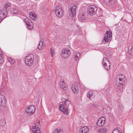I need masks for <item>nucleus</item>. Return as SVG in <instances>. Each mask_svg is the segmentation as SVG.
I'll return each mask as SVG.
<instances>
[{
	"label": "nucleus",
	"mask_w": 133,
	"mask_h": 133,
	"mask_svg": "<svg viewBox=\"0 0 133 133\" xmlns=\"http://www.w3.org/2000/svg\"><path fill=\"white\" fill-rule=\"evenodd\" d=\"M6 100L5 96L0 94V106L5 105Z\"/></svg>",
	"instance_id": "nucleus-13"
},
{
	"label": "nucleus",
	"mask_w": 133,
	"mask_h": 133,
	"mask_svg": "<svg viewBox=\"0 0 133 133\" xmlns=\"http://www.w3.org/2000/svg\"><path fill=\"white\" fill-rule=\"evenodd\" d=\"M8 62L10 63L11 64L14 63L15 62V60L13 59H7Z\"/></svg>",
	"instance_id": "nucleus-29"
},
{
	"label": "nucleus",
	"mask_w": 133,
	"mask_h": 133,
	"mask_svg": "<svg viewBox=\"0 0 133 133\" xmlns=\"http://www.w3.org/2000/svg\"><path fill=\"white\" fill-rule=\"evenodd\" d=\"M116 84L117 86L119 88H122L124 86V84L123 83H121L120 82H118V83H116Z\"/></svg>",
	"instance_id": "nucleus-26"
},
{
	"label": "nucleus",
	"mask_w": 133,
	"mask_h": 133,
	"mask_svg": "<svg viewBox=\"0 0 133 133\" xmlns=\"http://www.w3.org/2000/svg\"><path fill=\"white\" fill-rule=\"evenodd\" d=\"M36 128V127L35 126H34L32 127V128Z\"/></svg>",
	"instance_id": "nucleus-45"
},
{
	"label": "nucleus",
	"mask_w": 133,
	"mask_h": 133,
	"mask_svg": "<svg viewBox=\"0 0 133 133\" xmlns=\"http://www.w3.org/2000/svg\"><path fill=\"white\" fill-rule=\"evenodd\" d=\"M50 52L51 54V56L53 57L54 55V51L51 48H50Z\"/></svg>",
	"instance_id": "nucleus-33"
},
{
	"label": "nucleus",
	"mask_w": 133,
	"mask_h": 133,
	"mask_svg": "<svg viewBox=\"0 0 133 133\" xmlns=\"http://www.w3.org/2000/svg\"><path fill=\"white\" fill-rule=\"evenodd\" d=\"M34 58L33 55L32 54H29L27 55L25 58Z\"/></svg>",
	"instance_id": "nucleus-31"
},
{
	"label": "nucleus",
	"mask_w": 133,
	"mask_h": 133,
	"mask_svg": "<svg viewBox=\"0 0 133 133\" xmlns=\"http://www.w3.org/2000/svg\"><path fill=\"white\" fill-rule=\"evenodd\" d=\"M79 27H78V29L77 30V31H79Z\"/></svg>",
	"instance_id": "nucleus-46"
},
{
	"label": "nucleus",
	"mask_w": 133,
	"mask_h": 133,
	"mask_svg": "<svg viewBox=\"0 0 133 133\" xmlns=\"http://www.w3.org/2000/svg\"><path fill=\"white\" fill-rule=\"evenodd\" d=\"M53 133H63V131L60 128H58L57 129H55Z\"/></svg>",
	"instance_id": "nucleus-24"
},
{
	"label": "nucleus",
	"mask_w": 133,
	"mask_h": 133,
	"mask_svg": "<svg viewBox=\"0 0 133 133\" xmlns=\"http://www.w3.org/2000/svg\"><path fill=\"white\" fill-rule=\"evenodd\" d=\"M4 121H5L3 120V121H1L0 122V125L1 126H4L5 125V122H4Z\"/></svg>",
	"instance_id": "nucleus-34"
},
{
	"label": "nucleus",
	"mask_w": 133,
	"mask_h": 133,
	"mask_svg": "<svg viewBox=\"0 0 133 133\" xmlns=\"http://www.w3.org/2000/svg\"><path fill=\"white\" fill-rule=\"evenodd\" d=\"M120 82L121 83H123L125 82V81L124 79H123L122 78V80L120 81Z\"/></svg>",
	"instance_id": "nucleus-38"
},
{
	"label": "nucleus",
	"mask_w": 133,
	"mask_h": 133,
	"mask_svg": "<svg viewBox=\"0 0 133 133\" xmlns=\"http://www.w3.org/2000/svg\"><path fill=\"white\" fill-rule=\"evenodd\" d=\"M91 105L92 106L94 107H96V106H97V105L95 104H92Z\"/></svg>",
	"instance_id": "nucleus-40"
},
{
	"label": "nucleus",
	"mask_w": 133,
	"mask_h": 133,
	"mask_svg": "<svg viewBox=\"0 0 133 133\" xmlns=\"http://www.w3.org/2000/svg\"><path fill=\"white\" fill-rule=\"evenodd\" d=\"M71 89L73 92L75 93L78 92V88L76 85H73L71 87Z\"/></svg>",
	"instance_id": "nucleus-19"
},
{
	"label": "nucleus",
	"mask_w": 133,
	"mask_h": 133,
	"mask_svg": "<svg viewBox=\"0 0 133 133\" xmlns=\"http://www.w3.org/2000/svg\"><path fill=\"white\" fill-rule=\"evenodd\" d=\"M7 15V11L4 9L0 10V23Z\"/></svg>",
	"instance_id": "nucleus-9"
},
{
	"label": "nucleus",
	"mask_w": 133,
	"mask_h": 133,
	"mask_svg": "<svg viewBox=\"0 0 133 133\" xmlns=\"http://www.w3.org/2000/svg\"><path fill=\"white\" fill-rule=\"evenodd\" d=\"M102 63L103 66L107 70H109L110 64L108 59H103Z\"/></svg>",
	"instance_id": "nucleus-10"
},
{
	"label": "nucleus",
	"mask_w": 133,
	"mask_h": 133,
	"mask_svg": "<svg viewBox=\"0 0 133 133\" xmlns=\"http://www.w3.org/2000/svg\"><path fill=\"white\" fill-rule=\"evenodd\" d=\"M44 43L41 40L39 42V44L38 46V48L39 50H41L42 49V47L44 46Z\"/></svg>",
	"instance_id": "nucleus-23"
},
{
	"label": "nucleus",
	"mask_w": 133,
	"mask_h": 133,
	"mask_svg": "<svg viewBox=\"0 0 133 133\" xmlns=\"http://www.w3.org/2000/svg\"><path fill=\"white\" fill-rule=\"evenodd\" d=\"M118 129H117V128H115V129L113 130V132L114 131H115V130H118Z\"/></svg>",
	"instance_id": "nucleus-41"
},
{
	"label": "nucleus",
	"mask_w": 133,
	"mask_h": 133,
	"mask_svg": "<svg viewBox=\"0 0 133 133\" xmlns=\"http://www.w3.org/2000/svg\"><path fill=\"white\" fill-rule=\"evenodd\" d=\"M19 11L16 6L12 8L11 10V12L13 14H17L19 13Z\"/></svg>",
	"instance_id": "nucleus-18"
},
{
	"label": "nucleus",
	"mask_w": 133,
	"mask_h": 133,
	"mask_svg": "<svg viewBox=\"0 0 133 133\" xmlns=\"http://www.w3.org/2000/svg\"><path fill=\"white\" fill-rule=\"evenodd\" d=\"M122 80V78H119V82H120V81H121V80Z\"/></svg>",
	"instance_id": "nucleus-42"
},
{
	"label": "nucleus",
	"mask_w": 133,
	"mask_h": 133,
	"mask_svg": "<svg viewBox=\"0 0 133 133\" xmlns=\"http://www.w3.org/2000/svg\"><path fill=\"white\" fill-rule=\"evenodd\" d=\"M0 109L3 112H4L6 110L7 108L5 105L1 106Z\"/></svg>",
	"instance_id": "nucleus-28"
},
{
	"label": "nucleus",
	"mask_w": 133,
	"mask_h": 133,
	"mask_svg": "<svg viewBox=\"0 0 133 133\" xmlns=\"http://www.w3.org/2000/svg\"><path fill=\"white\" fill-rule=\"evenodd\" d=\"M78 17L80 22H84L87 19V15L84 11H82L79 13Z\"/></svg>",
	"instance_id": "nucleus-6"
},
{
	"label": "nucleus",
	"mask_w": 133,
	"mask_h": 133,
	"mask_svg": "<svg viewBox=\"0 0 133 133\" xmlns=\"http://www.w3.org/2000/svg\"><path fill=\"white\" fill-rule=\"evenodd\" d=\"M24 22L27 26L29 30H31L33 28V24L31 20L28 18H25L23 20Z\"/></svg>",
	"instance_id": "nucleus-7"
},
{
	"label": "nucleus",
	"mask_w": 133,
	"mask_h": 133,
	"mask_svg": "<svg viewBox=\"0 0 133 133\" xmlns=\"http://www.w3.org/2000/svg\"><path fill=\"white\" fill-rule=\"evenodd\" d=\"M25 63L28 66L32 65L34 61V59H25Z\"/></svg>",
	"instance_id": "nucleus-17"
},
{
	"label": "nucleus",
	"mask_w": 133,
	"mask_h": 133,
	"mask_svg": "<svg viewBox=\"0 0 133 133\" xmlns=\"http://www.w3.org/2000/svg\"><path fill=\"white\" fill-rule=\"evenodd\" d=\"M105 55L107 57H110L112 55V53L110 51H106L105 52Z\"/></svg>",
	"instance_id": "nucleus-22"
},
{
	"label": "nucleus",
	"mask_w": 133,
	"mask_h": 133,
	"mask_svg": "<svg viewBox=\"0 0 133 133\" xmlns=\"http://www.w3.org/2000/svg\"><path fill=\"white\" fill-rule=\"evenodd\" d=\"M118 131V132H120V133H121V130H117Z\"/></svg>",
	"instance_id": "nucleus-43"
},
{
	"label": "nucleus",
	"mask_w": 133,
	"mask_h": 133,
	"mask_svg": "<svg viewBox=\"0 0 133 133\" xmlns=\"http://www.w3.org/2000/svg\"><path fill=\"white\" fill-rule=\"evenodd\" d=\"M81 55L80 52H76L74 54V57L75 58H79L81 57Z\"/></svg>",
	"instance_id": "nucleus-25"
},
{
	"label": "nucleus",
	"mask_w": 133,
	"mask_h": 133,
	"mask_svg": "<svg viewBox=\"0 0 133 133\" xmlns=\"http://www.w3.org/2000/svg\"><path fill=\"white\" fill-rule=\"evenodd\" d=\"M109 31H107L106 34L104 35V39L102 41L104 43H107L109 41H110L112 38L111 32L109 30Z\"/></svg>",
	"instance_id": "nucleus-4"
},
{
	"label": "nucleus",
	"mask_w": 133,
	"mask_h": 133,
	"mask_svg": "<svg viewBox=\"0 0 133 133\" xmlns=\"http://www.w3.org/2000/svg\"><path fill=\"white\" fill-rule=\"evenodd\" d=\"M35 107L34 105H31L26 108L25 111L28 113L33 114L35 112Z\"/></svg>",
	"instance_id": "nucleus-11"
},
{
	"label": "nucleus",
	"mask_w": 133,
	"mask_h": 133,
	"mask_svg": "<svg viewBox=\"0 0 133 133\" xmlns=\"http://www.w3.org/2000/svg\"><path fill=\"white\" fill-rule=\"evenodd\" d=\"M106 58V57H104V58Z\"/></svg>",
	"instance_id": "nucleus-47"
},
{
	"label": "nucleus",
	"mask_w": 133,
	"mask_h": 133,
	"mask_svg": "<svg viewBox=\"0 0 133 133\" xmlns=\"http://www.w3.org/2000/svg\"><path fill=\"white\" fill-rule=\"evenodd\" d=\"M97 10V8L96 6L91 5L88 7L87 11L89 15L92 16L96 14Z\"/></svg>",
	"instance_id": "nucleus-3"
},
{
	"label": "nucleus",
	"mask_w": 133,
	"mask_h": 133,
	"mask_svg": "<svg viewBox=\"0 0 133 133\" xmlns=\"http://www.w3.org/2000/svg\"><path fill=\"white\" fill-rule=\"evenodd\" d=\"M39 124V123H38H38H36V125H37V124H38H38Z\"/></svg>",
	"instance_id": "nucleus-44"
},
{
	"label": "nucleus",
	"mask_w": 133,
	"mask_h": 133,
	"mask_svg": "<svg viewBox=\"0 0 133 133\" xmlns=\"http://www.w3.org/2000/svg\"><path fill=\"white\" fill-rule=\"evenodd\" d=\"M60 87L63 90H65L67 89V84L64 81L61 79L59 81Z\"/></svg>",
	"instance_id": "nucleus-14"
},
{
	"label": "nucleus",
	"mask_w": 133,
	"mask_h": 133,
	"mask_svg": "<svg viewBox=\"0 0 133 133\" xmlns=\"http://www.w3.org/2000/svg\"><path fill=\"white\" fill-rule=\"evenodd\" d=\"M3 56L2 52L0 50V58H2Z\"/></svg>",
	"instance_id": "nucleus-36"
},
{
	"label": "nucleus",
	"mask_w": 133,
	"mask_h": 133,
	"mask_svg": "<svg viewBox=\"0 0 133 133\" xmlns=\"http://www.w3.org/2000/svg\"><path fill=\"white\" fill-rule=\"evenodd\" d=\"M88 97L90 99V97L92 95V92L91 91L89 92L88 93V94H87Z\"/></svg>",
	"instance_id": "nucleus-32"
},
{
	"label": "nucleus",
	"mask_w": 133,
	"mask_h": 133,
	"mask_svg": "<svg viewBox=\"0 0 133 133\" xmlns=\"http://www.w3.org/2000/svg\"><path fill=\"white\" fill-rule=\"evenodd\" d=\"M112 133H113V132H112Z\"/></svg>",
	"instance_id": "nucleus-49"
},
{
	"label": "nucleus",
	"mask_w": 133,
	"mask_h": 133,
	"mask_svg": "<svg viewBox=\"0 0 133 133\" xmlns=\"http://www.w3.org/2000/svg\"><path fill=\"white\" fill-rule=\"evenodd\" d=\"M53 10L56 15L59 17L62 16L63 15V11L62 8L59 6H56L54 8Z\"/></svg>",
	"instance_id": "nucleus-5"
},
{
	"label": "nucleus",
	"mask_w": 133,
	"mask_h": 133,
	"mask_svg": "<svg viewBox=\"0 0 133 133\" xmlns=\"http://www.w3.org/2000/svg\"><path fill=\"white\" fill-rule=\"evenodd\" d=\"M105 122V118L104 117L100 118L97 122V124L99 127H102L104 125Z\"/></svg>",
	"instance_id": "nucleus-12"
},
{
	"label": "nucleus",
	"mask_w": 133,
	"mask_h": 133,
	"mask_svg": "<svg viewBox=\"0 0 133 133\" xmlns=\"http://www.w3.org/2000/svg\"><path fill=\"white\" fill-rule=\"evenodd\" d=\"M29 17L32 20H36L37 18V16L34 12H31L29 14Z\"/></svg>",
	"instance_id": "nucleus-16"
},
{
	"label": "nucleus",
	"mask_w": 133,
	"mask_h": 133,
	"mask_svg": "<svg viewBox=\"0 0 133 133\" xmlns=\"http://www.w3.org/2000/svg\"><path fill=\"white\" fill-rule=\"evenodd\" d=\"M64 102V104H62L59 106V109L60 111L63 112L64 114L67 116L69 115V113L68 112V107L69 104L70 102L67 99L63 98L62 99Z\"/></svg>",
	"instance_id": "nucleus-1"
},
{
	"label": "nucleus",
	"mask_w": 133,
	"mask_h": 133,
	"mask_svg": "<svg viewBox=\"0 0 133 133\" xmlns=\"http://www.w3.org/2000/svg\"><path fill=\"white\" fill-rule=\"evenodd\" d=\"M104 3L108 4H114L115 0H103Z\"/></svg>",
	"instance_id": "nucleus-21"
},
{
	"label": "nucleus",
	"mask_w": 133,
	"mask_h": 133,
	"mask_svg": "<svg viewBox=\"0 0 133 133\" xmlns=\"http://www.w3.org/2000/svg\"><path fill=\"white\" fill-rule=\"evenodd\" d=\"M41 131L40 130H37V131L35 132V133H40Z\"/></svg>",
	"instance_id": "nucleus-39"
},
{
	"label": "nucleus",
	"mask_w": 133,
	"mask_h": 133,
	"mask_svg": "<svg viewBox=\"0 0 133 133\" xmlns=\"http://www.w3.org/2000/svg\"><path fill=\"white\" fill-rule=\"evenodd\" d=\"M76 5L75 4L71 5L69 7V16L71 18H73L76 15Z\"/></svg>",
	"instance_id": "nucleus-2"
},
{
	"label": "nucleus",
	"mask_w": 133,
	"mask_h": 133,
	"mask_svg": "<svg viewBox=\"0 0 133 133\" xmlns=\"http://www.w3.org/2000/svg\"><path fill=\"white\" fill-rule=\"evenodd\" d=\"M3 62V59H0V64H1Z\"/></svg>",
	"instance_id": "nucleus-37"
},
{
	"label": "nucleus",
	"mask_w": 133,
	"mask_h": 133,
	"mask_svg": "<svg viewBox=\"0 0 133 133\" xmlns=\"http://www.w3.org/2000/svg\"><path fill=\"white\" fill-rule=\"evenodd\" d=\"M75 60L76 61H77V59L76 60V59H75Z\"/></svg>",
	"instance_id": "nucleus-48"
},
{
	"label": "nucleus",
	"mask_w": 133,
	"mask_h": 133,
	"mask_svg": "<svg viewBox=\"0 0 133 133\" xmlns=\"http://www.w3.org/2000/svg\"><path fill=\"white\" fill-rule=\"evenodd\" d=\"M89 129L86 126L82 127L79 130L80 133H88Z\"/></svg>",
	"instance_id": "nucleus-15"
},
{
	"label": "nucleus",
	"mask_w": 133,
	"mask_h": 133,
	"mask_svg": "<svg viewBox=\"0 0 133 133\" xmlns=\"http://www.w3.org/2000/svg\"><path fill=\"white\" fill-rule=\"evenodd\" d=\"M99 133H106L107 129L105 128H102L99 129Z\"/></svg>",
	"instance_id": "nucleus-27"
},
{
	"label": "nucleus",
	"mask_w": 133,
	"mask_h": 133,
	"mask_svg": "<svg viewBox=\"0 0 133 133\" xmlns=\"http://www.w3.org/2000/svg\"><path fill=\"white\" fill-rule=\"evenodd\" d=\"M37 130L36 128H32V131L34 133H35V132L37 131Z\"/></svg>",
	"instance_id": "nucleus-35"
},
{
	"label": "nucleus",
	"mask_w": 133,
	"mask_h": 133,
	"mask_svg": "<svg viewBox=\"0 0 133 133\" xmlns=\"http://www.w3.org/2000/svg\"><path fill=\"white\" fill-rule=\"evenodd\" d=\"M4 7L5 9L8 10L11 8V5L9 3H7L4 5Z\"/></svg>",
	"instance_id": "nucleus-20"
},
{
	"label": "nucleus",
	"mask_w": 133,
	"mask_h": 133,
	"mask_svg": "<svg viewBox=\"0 0 133 133\" xmlns=\"http://www.w3.org/2000/svg\"><path fill=\"white\" fill-rule=\"evenodd\" d=\"M70 54V52L69 49L65 48L62 50L61 56L64 58H67L69 56Z\"/></svg>",
	"instance_id": "nucleus-8"
},
{
	"label": "nucleus",
	"mask_w": 133,
	"mask_h": 133,
	"mask_svg": "<svg viewBox=\"0 0 133 133\" xmlns=\"http://www.w3.org/2000/svg\"><path fill=\"white\" fill-rule=\"evenodd\" d=\"M129 53L131 56H133V47H132L129 51Z\"/></svg>",
	"instance_id": "nucleus-30"
}]
</instances>
